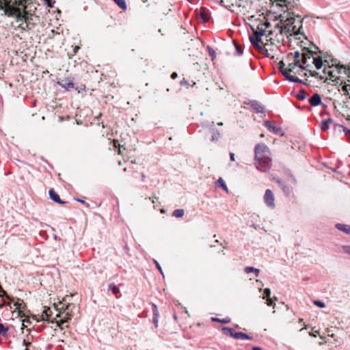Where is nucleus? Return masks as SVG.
Segmentation results:
<instances>
[{
    "label": "nucleus",
    "instance_id": "f257e3e1",
    "mask_svg": "<svg viewBox=\"0 0 350 350\" xmlns=\"http://www.w3.org/2000/svg\"><path fill=\"white\" fill-rule=\"evenodd\" d=\"M287 59L291 61L288 63V68H285V64L283 61L278 63V68L281 73L290 81L306 84V79H300L299 76H306L305 66L306 63V48L303 47L302 53L295 51L287 56Z\"/></svg>",
    "mask_w": 350,
    "mask_h": 350
},
{
    "label": "nucleus",
    "instance_id": "f03ea898",
    "mask_svg": "<svg viewBox=\"0 0 350 350\" xmlns=\"http://www.w3.org/2000/svg\"><path fill=\"white\" fill-rule=\"evenodd\" d=\"M308 73L318 81L336 85L340 83V79L344 77L343 75L350 78V64L347 67L340 64H325L322 73L312 70H308Z\"/></svg>",
    "mask_w": 350,
    "mask_h": 350
},
{
    "label": "nucleus",
    "instance_id": "7ed1b4c3",
    "mask_svg": "<svg viewBox=\"0 0 350 350\" xmlns=\"http://www.w3.org/2000/svg\"><path fill=\"white\" fill-rule=\"evenodd\" d=\"M23 3H25V1H23ZM21 5L23 6V10L14 7L11 9L10 14L15 16L16 23L18 24V28L22 30L30 29L31 27H28L25 22L27 20V12L25 10V6H24V4Z\"/></svg>",
    "mask_w": 350,
    "mask_h": 350
},
{
    "label": "nucleus",
    "instance_id": "20e7f679",
    "mask_svg": "<svg viewBox=\"0 0 350 350\" xmlns=\"http://www.w3.org/2000/svg\"><path fill=\"white\" fill-rule=\"evenodd\" d=\"M253 31L254 36H250L251 44L259 51H263L264 48L259 44L262 40V36L267 35V29H265L260 23L256 27H251Z\"/></svg>",
    "mask_w": 350,
    "mask_h": 350
},
{
    "label": "nucleus",
    "instance_id": "39448f33",
    "mask_svg": "<svg viewBox=\"0 0 350 350\" xmlns=\"http://www.w3.org/2000/svg\"><path fill=\"white\" fill-rule=\"evenodd\" d=\"M221 3L230 11L239 12L246 8L247 0H221Z\"/></svg>",
    "mask_w": 350,
    "mask_h": 350
},
{
    "label": "nucleus",
    "instance_id": "423d86ee",
    "mask_svg": "<svg viewBox=\"0 0 350 350\" xmlns=\"http://www.w3.org/2000/svg\"><path fill=\"white\" fill-rule=\"evenodd\" d=\"M255 162L271 157V152L267 146L265 144H258L255 146Z\"/></svg>",
    "mask_w": 350,
    "mask_h": 350
},
{
    "label": "nucleus",
    "instance_id": "0eeeda50",
    "mask_svg": "<svg viewBox=\"0 0 350 350\" xmlns=\"http://www.w3.org/2000/svg\"><path fill=\"white\" fill-rule=\"evenodd\" d=\"M325 57L324 53L317 55H310L308 61H310V63L308 64V68L312 66L317 70H320L323 66L325 67V64L327 63Z\"/></svg>",
    "mask_w": 350,
    "mask_h": 350
},
{
    "label": "nucleus",
    "instance_id": "6e6552de",
    "mask_svg": "<svg viewBox=\"0 0 350 350\" xmlns=\"http://www.w3.org/2000/svg\"><path fill=\"white\" fill-rule=\"evenodd\" d=\"M271 157L263 159L259 161L255 162L256 169L263 172H268L272 166Z\"/></svg>",
    "mask_w": 350,
    "mask_h": 350
},
{
    "label": "nucleus",
    "instance_id": "1a4fd4ad",
    "mask_svg": "<svg viewBox=\"0 0 350 350\" xmlns=\"http://www.w3.org/2000/svg\"><path fill=\"white\" fill-rule=\"evenodd\" d=\"M264 200L267 206L273 208L275 207V198L273 191L267 189L265 191Z\"/></svg>",
    "mask_w": 350,
    "mask_h": 350
},
{
    "label": "nucleus",
    "instance_id": "9d476101",
    "mask_svg": "<svg viewBox=\"0 0 350 350\" xmlns=\"http://www.w3.org/2000/svg\"><path fill=\"white\" fill-rule=\"evenodd\" d=\"M323 53V52L312 42L308 40V59L310 55H317Z\"/></svg>",
    "mask_w": 350,
    "mask_h": 350
},
{
    "label": "nucleus",
    "instance_id": "9b49d317",
    "mask_svg": "<svg viewBox=\"0 0 350 350\" xmlns=\"http://www.w3.org/2000/svg\"><path fill=\"white\" fill-rule=\"evenodd\" d=\"M292 36H294L296 39L301 40V37L304 39H306V36L303 31V27L294 26L291 27Z\"/></svg>",
    "mask_w": 350,
    "mask_h": 350
},
{
    "label": "nucleus",
    "instance_id": "f8f14e48",
    "mask_svg": "<svg viewBox=\"0 0 350 350\" xmlns=\"http://www.w3.org/2000/svg\"><path fill=\"white\" fill-rule=\"evenodd\" d=\"M264 126L267 129H269V131H271L272 133H273L275 134L283 135L282 129L281 127L277 126L275 125H272L271 123L269 121H268V120H265V121Z\"/></svg>",
    "mask_w": 350,
    "mask_h": 350
},
{
    "label": "nucleus",
    "instance_id": "ddd939ff",
    "mask_svg": "<svg viewBox=\"0 0 350 350\" xmlns=\"http://www.w3.org/2000/svg\"><path fill=\"white\" fill-rule=\"evenodd\" d=\"M293 20V18H287L284 23V31L287 35L288 33L289 36H292L291 33V27H293V22L291 21Z\"/></svg>",
    "mask_w": 350,
    "mask_h": 350
},
{
    "label": "nucleus",
    "instance_id": "4468645a",
    "mask_svg": "<svg viewBox=\"0 0 350 350\" xmlns=\"http://www.w3.org/2000/svg\"><path fill=\"white\" fill-rule=\"evenodd\" d=\"M70 319H71V315L69 314L68 313H66L62 319H61L59 320H55V321H52L51 322L53 323H55L57 327H59L62 330V329H64V326H63L64 324L65 323H67Z\"/></svg>",
    "mask_w": 350,
    "mask_h": 350
},
{
    "label": "nucleus",
    "instance_id": "2eb2a0df",
    "mask_svg": "<svg viewBox=\"0 0 350 350\" xmlns=\"http://www.w3.org/2000/svg\"><path fill=\"white\" fill-rule=\"evenodd\" d=\"M49 195L50 198L55 202L59 204H66V202L62 201L60 199L59 196L53 189H51L49 191Z\"/></svg>",
    "mask_w": 350,
    "mask_h": 350
},
{
    "label": "nucleus",
    "instance_id": "dca6fc26",
    "mask_svg": "<svg viewBox=\"0 0 350 350\" xmlns=\"http://www.w3.org/2000/svg\"><path fill=\"white\" fill-rule=\"evenodd\" d=\"M57 84L61 87L65 88L66 90L72 88L74 86V83L72 80L68 78L62 79L61 81H58Z\"/></svg>",
    "mask_w": 350,
    "mask_h": 350
},
{
    "label": "nucleus",
    "instance_id": "f3484780",
    "mask_svg": "<svg viewBox=\"0 0 350 350\" xmlns=\"http://www.w3.org/2000/svg\"><path fill=\"white\" fill-rule=\"evenodd\" d=\"M308 102L313 107H317L321 103V97L319 94H314L309 100Z\"/></svg>",
    "mask_w": 350,
    "mask_h": 350
},
{
    "label": "nucleus",
    "instance_id": "a211bd4d",
    "mask_svg": "<svg viewBox=\"0 0 350 350\" xmlns=\"http://www.w3.org/2000/svg\"><path fill=\"white\" fill-rule=\"evenodd\" d=\"M152 310L153 313V323L156 327H158V321H159V312L158 308L156 304H152Z\"/></svg>",
    "mask_w": 350,
    "mask_h": 350
},
{
    "label": "nucleus",
    "instance_id": "6ab92c4d",
    "mask_svg": "<svg viewBox=\"0 0 350 350\" xmlns=\"http://www.w3.org/2000/svg\"><path fill=\"white\" fill-rule=\"evenodd\" d=\"M250 106L253 109L256 110L258 113H263L265 111L263 106L261 105V104L256 100L251 101Z\"/></svg>",
    "mask_w": 350,
    "mask_h": 350
},
{
    "label": "nucleus",
    "instance_id": "aec40b11",
    "mask_svg": "<svg viewBox=\"0 0 350 350\" xmlns=\"http://www.w3.org/2000/svg\"><path fill=\"white\" fill-rule=\"evenodd\" d=\"M333 119L328 118L321 122V129L323 131H327L329 128V124L333 123Z\"/></svg>",
    "mask_w": 350,
    "mask_h": 350
},
{
    "label": "nucleus",
    "instance_id": "412c9836",
    "mask_svg": "<svg viewBox=\"0 0 350 350\" xmlns=\"http://www.w3.org/2000/svg\"><path fill=\"white\" fill-rule=\"evenodd\" d=\"M23 1L24 0H0V3H3L7 5H21L23 4Z\"/></svg>",
    "mask_w": 350,
    "mask_h": 350
},
{
    "label": "nucleus",
    "instance_id": "4be33fe9",
    "mask_svg": "<svg viewBox=\"0 0 350 350\" xmlns=\"http://www.w3.org/2000/svg\"><path fill=\"white\" fill-rule=\"evenodd\" d=\"M223 333L227 336L234 338V334H237V332H236L233 328L232 327H225L222 328Z\"/></svg>",
    "mask_w": 350,
    "mask_h": 350
},
{
    "label": "nucleus",
    "instance_id": "5701e85b",
    "mask_svg": "<svg viewBox=\"0 0 350 350\" xmlns=\"http://www.w3.org/2000/svg\"><path fill=\"white\" fill-rule=\"evenodd\" d=\"M336 227L338 230L350 234V226L346 224H338L336 225Z\"/></svg>",
    "mask_w": 350,
    "mask_h": 350
},
{
    "label": "nucleus",
    "instance_id": "b1692460",
    "mask_svg": "<svg viewBox=\"0 0 350 350\" xmlns=\"http://www.w3.org/2000/svg\"><path fill=\"white\" fill-rule=\"evenodd\" d=\"M274 180L280 185L282 189L286 193L289 194L290 191L288 186L285 184L284 181L279 178H275Z\"/></svg>",
    "mask_w": 350,
    "mask_h": 350
},
{
    "label": "nucleus",
    "instance_id": "393cba45",
    "mask_svg": "<svg viewBox=\"0 0 350 350\" xmlns=\"http://www.w3.org/2000/svg\"><path fill=\"white\" fill-rule=\"evenodd\" d=\"M244 271L247 273H254L256 276H258L260 273V270L253 267H245Z\"/></svg>",
    "mask_w": 350,
    "mask_h": 350
},
{
    "label": "nucleus",
    "instance_id": "a878e982",
    "mask_svg": "<svg viewBox=\"0 0 350 350\" xmlns=\"http://www.w3.org/2000/svg\"><path fill=\"white\" fill-rule=\"evenodd\" d=\"M234 338L235 339H247V340H252V337L250 336L249 335L243 333V332H237V334H234Z\"/></svg>",
    "mask_w": 350,
    "mask_h": 350
},
{
    "label": "nucleus",
    "instance_id": "bb28decb",
    "mask_svg": "<svg viewBox=\"0 0 350 350\" xmlns=\"http://www.w3.org/2000/svg\"><path fill=\"white\" fill-rule=\"evenodd\" d=\"M51 309L49 308H44L41 314V319L43 321H49V317L51 313Z\"/></svg>",
    "mask_w": 350,
    "mask_h": 350
},
{
    "label": "nucleus",
    "instance_id": "cd10ccee",
    "mask_svg": "<svg viewBox=\"0 0 350 350\" xmlns=\"http://www.w3.org/2000/svg\"><path fill=\"white\" fill-rule=\"evenodd\" d=\"M216 187H221L224 190L228 191V187L225 184L224 180L221 178H219L215 183Z\"/></svg>",
    "mask_w": 350,
    "mask_h": 350
},
{
    "label": "nucleus",
    "instance_id": "c85d7f7f",
    "mask_svg": "<svg viewBox=\"0 0 350 350\" xmlns=\"http://www.w3.org/2000/svg\"><path fill=\"white\" fill-rule=\"evenodd\" d=\"M184 213H185V211L183 209L178 208V209H176L175 211H174L172 215L174 217H176L177 218H180V217H183Z\"/></svg>",
    "mask_w": 350,
    "mask_h": 350
},
{
    "label": "nucleus",
    "instance_id": "c756f323",
    "mask_svg": "<svg viewBox=\"0 0 350 350\" xmlns=\"http://www.w3.org/2000/svg\"><path fill=\"white\" fill-rule=\"evenodd\" d=\"M212 321L214 322H219V323H221L224 324H226V323H228L230 322V319L228 317L225 318V319H219V318L213 317V318H212Z\"/></svg>",
    "mask_w": 350,
    "mask_h": 350
},
{
    "label": "nucleus",
    "instance_id": "7c9ffc66",
    "mask_svg": "<svg viewBox=\"0 0 350 350\" xmlns=\"http://www.w3.org/2000/svg\"><path fill=\"white\" fill-rule=\"evenodd\" d=\"M295 97L301 100H303L306 97V94L305 92V90L304 89H301L299 93L295 94Z\"/></svg>",
    "mask_w": 350,
    "mask_h": 350
},
{
    "label": "nucleus",
    "instance_id": "2f4dec72",
    "mask_svg": "<svg viewBox=\"0 0 350 350\" xmlns=\"http://www.w3.org/2000/svg\"><path fill=\"white\" fill-rule=\"evenodd\" d=\"M115 3L123 10L126 9V3L125 0H113Z\"/></svg>",
    "mask_w": 350,
    "mask_h": 350
},
{
    "label": "nucleus",
    "instance_id": "473e14b6",
    "mask_svg": "<svg viewBox=\"0 0 350 350\" xmlns=\"http://www.w3.org/2000/svg\"><path fill=\"white\" fill-rule=\"evenodd\" d=\"M199 16L202 18V20L204 22H206L209 20V16L207 13H206L204 11L201 10L199 13Z\"/></svg>",
    "mask_w": 350,
    "mask_h": 350
},
{
    "label": "nucleus",
    "instance_id": "72a5a7b5",
    "mask_svg": "<svg viewBox=\"0 0 350 350\" xmlns=\"http://www.w3.org/2000/svg\"><path fill=\"white\" fill-rule=\"evenodd\" d=\"M108 290L111 291L114 295H116L120 292L119 288L114 284H110L108 286Z\"/></svg>",
    "mask_w": 350,
    "mask_h": 350
},
{
    "label": "nucleus",
    "instance_id": "f704fd0d",
    "mask_svg": "<svg viewBox=\"0 0 350 350\" xmlns=\"http://www.w3.org/2000/svg\"><path fill=\"white\" fill-rule=\"evenodd\" d=\"M33 14L27 12V20H26L25 22H26V23H27L28 27H30V25H32L33 24Z\"/></svg>",
    "mask_w": 350,
    "mask_h": 350
},
{
    "label": "nucleus",
    "instance_id": "c9c22d12",
    "mask_svg": "<svg viewBox=\"0 0 350 350\" xmlns=\"http://www.w3.org/2000/svg\"><path fill=\"white\" fill-rule=\"evenodd\" d=\"M291 21L293 22V23H294L293 24L294 26L303 27H302V20H301L299 18H293V20Z\"/></svg>",
    "mask_w": 350,
    "mask_h": 350
},
{
    "label": "nucleus",
    "instance_id": "e433bc0d",
    "mask_svg": "<svg viewBox=\"0 0 350 350\" xmlns=\"http://www.w3.org/2000/svg\"><path fill=\"white\" fill-rule=\"evenodd\" d=\"M220 133L218 132V131H215L213 132V135H212V141L213 142H217L219 140V139L220 138Z\"/></svg>",
    "mask_w": 350,
    "mask_h": 350
},
{
    "label": "nucleus",
    "instance_id": "4c0bfd02",
    "mask_svg": "<svg viewBox=\"0 0 350 350\" xmlns=\"http://www.w3.org/2000/svg\"><path fill=\"white\" fill-rule=\"evenodd\" d=\"M208 51L209 55L211 57L212 60H213L216 57V54H215V50L213 48L208 46Z\"/></svg>",
    "mask_w": 350,
    "mask_h": 350
},
{
    "label": "nucleus",
    "instance_id": "58836bf2",
    "mask_svg": "<svg viewBox=\"0 0 350 350\" xmlns=\"http://www.w3.org/2000/svg\"><path fill=\"white\" fill-rule=\"evenodd\" d=\"M314 304L317 306H318V307H319V308H325V304H324L323 301H319V300L314 301Z\"/></svg>",
    "mask_w": 350,
    "mask_h": 350
},
{
    "label": "nucleus",
    "instance_id": "ea45409f",
    "mask_svg": "<svg viewBox=\"0 0 350 350\" xmlns=\"http://www.w3.org/2000/svg\"><path fill=\"white\" fill-rule=\"evenodd\" d=\"M7 332H8V328H5L2 323H0V334L2 333H4L5 334H6Z\"/></svg>",
    "mask_w": 350,
    "mask_h": 350
},
{
    "label": "nucleus",
    "instance_id": "a19ab883",
    "mask_svg": "<svg viewBox=\"0 0 350 350\" xmlns=\"http://www.w3.org/2000/svg\"><path fill=\"white\" fill-rule=\"evenodd\" d=\"M260 24L262 25V26H263L265 29H269V27H271V24L268 21H265L263 23H260Z\"/></svg>",
    "mask_w": 350,
    "mask_h": 350
},
{
    "label": "nucleus",
    "instance_id": "79ce46f5",
    "mask_svg": "<svg viewBox=\"0 0 350 350\" xmlns=\"http://www.w3.org/2000/svg\"><path fill=\"white\" fill-rule=\"evenodd\" d=\"M235 48L237 55H241L243 53V50H241L240 46H239L238 45H235Z\"/></svg>",
    "mask_w": 350,
    "mask_h": 350
},
{
    "label": "nucleus",
    "instance_id": "37998d69",
    "mask_svg": "<svg viewBox=\"0 0 350 350\" xmlns=\"http://www.w3.org/2000/svg\"><path fill=\"white\" fill-rule=\"evenodd\" d=\"M340 126L342 129V131L345 133L347 135H348L349 138L350 139V129H347L342 125H341Z\"/></svg>",
    "mask_w": 350,
    "mask_h": 350
},
{
    "label": "nucleus",
    "instance_id": "c03bdc74",
    "mask_svg": "<svg viewBox=\"0 0 350 350\" xmlns=\"http://www.w3.org/2000/svg\"><path fill=\"white\" fill-rule=\"evenodd\" d=\"M45 1V3L47 5V6L49 8H53V5H54V1H53L52 0H44Z\"/></svg>",
    "mask_w": 350,
    "mask_h": 350
},
{
    "label": "nucleus",
    "instance_id": "a18cd8bd",
    "mask_svg": "<svg viewBox=\"0 0 350 350\" xmlns=\"http://www.w3.org/2000/svg\"><path fill=\"white\" fill-rule=\"evenodd\" d=\"M264 293H265V295L267 298V297H270V295H271V290H270V288H265L264 290Z\"/></svg>",
    "mask_w": 350,
    "mask_h": 350
},
{
    "label": "nucleus",
    "instance_id": "49530a36",
    "mask_svg": "<svg viewBox=\"0 0 350 350\" xmlns=\"http://www.w3.org/2000/svg\"><path fill=\"white\" fill-rule=\"evenodd\" d=\"M261 53H264L265 55L267 57H271V58H273L274 57L271 55V54L269 53L268 50L267 49H264V51H260Z\"/></svg>",
    "mask_w": 350,
    "mask_h": 350
},
{
    "label": "nucleus",
    "instance_id": "de8ad7c7",
    "mask_svg": "<svg viewBox=\"0 0 350 350\" xmlns=\"http://www.w3.org/2000/svg\"><path fill=\"white\" fill-rule=\"evenodd\" d=\"M342 249L344 250V252L346 253V254H348L350 255V246L349 245H345V246H343L342 247Z\"/></svg>",
    "mask_w": 350,
    "mask_h": 350
},
{
    "label": "nucleus",
    "instance_id": "09e8293b",
    "mask_svg": "<svg viewBox=\"0 0 350 350\" xmlns=\"http://www.w3.org/2000/svg\"><path fill=\"white\" fill-rule=\"evenodd\" d=\"M154 263H155V265H156L157 268V269H159V271H160V273H161L162 275H163L162 268H161V265H159V263L157 260H154Z\"/></svg>",
    "mask_w": 350,
    "mask_h": 350
},
{
    "label": "nucleus",
    "instance_id": "8fccbe9b",
    "mask_svg": "<svg viewBox=\"0 0 350 350\" xmlns=\"http://www.w3.org/2000/svg\"><path fill=\"white\" fill-rule=\"evenodd\" d=\"M267 304L268 306H271L273 304V301L270 297L267 298Z\"/></svg>",
    "mask_w": 350,
    "mask_h": 350
},
{
    "label": "nucleus",
    "instance_id": "3c124183",
    "mask_svg": "<svg viewBox=\"0 0 350 350\" xmlns=\"http://www.w3.org/2000/svg\"><path fill=\"white\" fill-rule=\"evenodd\" d=\"M22 304H23L22 303H19L18 301H16V302L14 303V306L16 307V309L19 310L21 308Z\"/></svg>",
    "mask_w": 350,
    "mask_h": 350
},
{
    "label": "nucleus",
    "instance_id": "603ef678",
    "mask_svg": "<svg viewBox=\"0 0 350 350\" xmlns=\"http://www.w3.org/2000/svg\"><path fill=\"white\" fill-rule=\"evenodd\" d=\"M113 146H114L115 147H118H118H120V144H119V142H118V139H113Z\"/></svg>",
    "mask_w": 350,
    "mask_h": 350
},
{
    "label": "nucleus",
    "instance_id": "864d4df0",
    "mask_svg": "<svg viewBox=\"0 0 350 350\" xmlns=\"http://www.w3.org/2000/svg\"><path fill=\"white\" fill-rule=\"evenodd\" d=\"M230 159L231 161H234L235 158H234V153H232V152L230 153Z\"/></svg>",
    "mask_w": 350,
    "mask_h": 350
},
{
    "label": "nucleus",
    "instance_id": "5fc2aeb1",
    "mask_svg": "<svg viewBox=\"0 0 350 350\" xmlns=\"http://www.w3.org/2000/svg\"><path fill=\"white\" fill-rule=\"evenodd\" d=\"M310 336H312L314 337H316L317 335H319V331H315L314 333L310 334Z\"/></svg>",
    "mask_w": 350,
    "mask_h": 350
},
{
    "label": "nucleus",
    "instance_id": "6e6d98bb",
    "mask_svg": "<svg viewBox=\"0 0 350 350\" xmlns=\"http://www.w3.org/2000/svg\"><path fill=\"white\" fill-rule=\"evenodd\" d=\"M178 75L176 72H173L171 75L172 79H176Z\"/></svg>",
    "mask_w": 350,
    "mask_h": 350
},
{
    "label": "nucleus",
    "instance_id": "4d7b16f0",
    "mask_svg": "<svg viewBox=\"0 0 350 350\" xmlns=\"http://www.w3.org/2000/svg\"><path fill=\"white\" fill-rule=\"evenodd\" d=\"M272 33H273V31H272V30H271V29H267V35H268V36H269V35H271V34H272Z\"/></svg>",
    "mask_w": 350,
    "mask_h": 350
},
{
    "label": "nucleus",
    "instance_id": "13d9d810",
    "mask_svg": "<svg viewBox=\"0 0 350 350\" xmlns=\"http://www.w3.org/2000/svg\"><path fill=\"white\" fill-rule=\"evenodd\" d=\"M141 176H142V181H144V180H145V179H146V176H145V174H144V173H142Z\"/></svg>",
    "mask_w": 350,
    "mask_h": 350
},
{
    "label": "nucleus",
    "instance_id": "bf43d9fd",
    "mask_svg": "<svg viewBox=\"0 0 350 350\" xmlns=\"http://www.w3.org/2000/svg\"><path fill=\"white\" fill-rule=\"evenodd\" d=\"M252 350H262L260 347H254L252 348Z\"/></svg>",
    "mask_w": 350,
    "mask_h": 350
},
{
    "label": "nucleus",
    "instance_id": "052dcab7",
    "mask_svg": "<svg viewBox=\"0 0 350 350\" xmlns=\"http://www.w3.org/2000/svg\"><path fill=\"white\" fill-rule=\"evenodd\" d=\"M24 345L27 347L30 343L29 342H27L26 340H23Z\"/></svg>",
    "mask_w": 350,
    "mask_h": 350
},
{
    "label": "nucleus",
    "instance_id": "680f3d73",
    "mask_svg": "<svg viewBox=\"0 0 350 350\" xmlns=\"http://www.w3.org/2000/svg\"><path fill=\"white\" fill-rule=\"evenodd\" d=\"M79 46H75V49H74V53H77V50H79Z\"/></svg>",
    "mask_w": 350,
    "mask_h": 350
},
{
    "label": "nucleus",
    "instance_id": "e2e57ef3",
    "mask_svg": "<svg viewBox=\"0 0 350 350\" xmlns=\"http://www.w3.org/2000/svg\"><path fill=\"white\" fill-rule=\"evenodd\" d=\"M183 83H187V81H185V79L180 82L181 85H183Z\"/></svg>",
    "mask_w": 350,
    "mask_h": 350
},
{
    "label": "nucleus",
    "instance_id": "0e129e2a",
    "mask_svg": "<svg viewBox=\"0 0 350 350\" xmlns=\"http://www.w3.org/2000/svg\"><path fill=\"white\" fill-rule=\"evenodd\" d=\"M1 288V292L3 295H6V292H5L4 290H3L1 288Z\"/></svg>",
    "mask_w": 350,
    "mask_h": 350
},
{
    "label": "nucleus",
    "instance_id": "69168bd1",
    "mask_svg": "<svg viewBox=\"0 0 350 350\" xmlns=\"http://www.w3.org/2000/svg\"><path fill=\"white\" fill-rule=\"evenodd\" d=\"M77 200L78 202H81V203H84V202H85V201H84V200H83L77 199Z\"/></svg>",
    "mask_w": 350,
    "mask_h": 350
},
{
    "label": "nucleus",
    "instance_id": "338daca9",
    "mask_svg": "<svg viewBox=\"0 0 350 350\" xmlns=\"http://www.w3.org/2000/svg\"><path fill=\"white\" fill-rule=\"evenodd\" d=\"M118 154H122L120 147H119V149H118Z\"/></svg>",
    "mask_w": 350,
    "mask_h": 350
},
{
    "label": "nucleus",
    "instance_id": "774afa93",
    "mask_svg": "<svg viewBox=\"0 0 350 350\" xmlns=\"http://www.w3.org/2000/svg\"><path fill=\"white\" fill-rule=\"evenodd\" d=\"M25 322H26V320H23V324H22V325H23V326H24V327H25V326H26V325H25Z\"/></svg>",
    "mask_w": 350,
    "mask_h": 350
}]
</instances>
